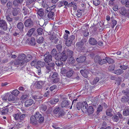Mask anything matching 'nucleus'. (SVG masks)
Here are the masks:
<instances>
[{"mask_svg": "<svg viewBox=\"0 0 129 129\" xmlns=\"http://www.w3.org/2000/svg\"><path fill=\"white\" fill-rule=\"evenodd\" d=\"M36 0H27L26 5L28 7H31L33 6V3L35 2Z\"/></svg>", "mask_w": 129, "mask_h": 129, "instance_id": "18", "label": "nucleus"}, {"mask_svg": "<svg viewBox=\"0 0 129 129\" xmlns=\"http://www.w3.org/2000/svg\"><path fill=\"white\" fill-rule=\"evenodd\" d=\"M58 76V74L56 72H54L51 77L52 78L54 79L57 78Z\"/></svg>", "mask_w": 129, "mask_h": 129, "instance_id": "64", "label": "nucleus"}, {"mask_svg": "<svg viewBox=\"0 0 129 129\" xmlns=\"http://www.w3.org/2000/svg\"><path fill=\"white\" fill-rule=\"evenodd\" d=\"M57 52L56 49H53L51 52L50 55L52 56H55L57 54Z\"/></svg>", "mask_w": 129, "mask_h": 129, "instance_id": "47", "label": "nucleus"}, {"mask_svg": "<svg viewBox=\"0 0 129 129\" xmlns=\"http://www.w3.org/2000/svg\"><path fill=\"white\" fill-rule=\"evenodd\" d=\"M22 12L24 15H26L31 13V10L30 8L27 9L25 7H23L22 8Z\"/></svg>", "mask_w": 129, "mask_h": 129, "instance_id": "10", "label": "nucleus"}, {"mask_svg": "<svg viewBox=\"0 0 129 129\" xmlns=\"http://www.w3.org/2000/svg\"><path fill=\"white\" fill-rule=\"evenodd\" d=\"M30 64L32 66H35L37 65V61L36 59H35L32 61L30 63Z\"/></svg>", "mask_w": 129, "mask_h": 129, "instance_id": "54", "label": "nucleus"}, {"mask_svg": "<svg viewBox=\"0 0 129 129\" xmlns=\"http://www.w3.org/2000/svg\"><path fill=\"white\" fill-rule=\"evenodd\" d=\"M129 100L128 96L126 95L123 96L121 99V101L123 102L128 101Z\"/></svg>", "mask_w": 129, "mask_h": 129, "instance_id": "40", "label": "nucleus"}, {"mask_svg": "<svg viewBox=\"0 0 129 129\" xmlns=\"http://www.w3.org/2000/svg\"><path fill=\"white\" fill-rule=\"evenodd\" d=\"M38 34L39 35H41L43 33V30L42 28H38L37 30Z\"/></svg>", "mask_w": 129, "mask_h": 129, "instance_id": "44", "label": "nucleus"}, {"mask_svg": "<svg viewBox=\"0 0 129 129\" xmlns=\"http://www.w3.org/2000/svg\"><path fill=\"white\" fill-rule=\"evenodd\" d=\"M20 114H21V113H20L19 111L17 110L16 112L13 114V116L16 120H17L19 119V117L20 115Z\"/></svg>", "mask_w": 129, "mask_h": 129, "instance_id": "27", "label": "nucleus"}, {"mask_svg": "<svg viewBox=\"0 0 129 129\" xmlns=\"http://www.w3.org/2000/svg\"><path fill=\"white\" fill-rule=\"evenodd\" d=\"M123 114L124 116H126L129 115V108H127L126 109H124Z\"/></svg>", "mask_w": 129, "mask_h": 129, "instance_id": "34", "label": "nucleus"}, {"mask_svg": "<svg viewBox=\"0 0 129 129\" xmlns=\"http://www.w3.org/2000/svg\"><path fill=\"white\" fill-rule=\"evenodd\" d=\"M94 61L95 63L102 65L104 64V59H102L100 56L99 55H96L94 58Z\"/></svg>", "mask_w": 129, "mask_h": 129, "instance_id": "5", "label": "nucleus"}, {"mask_svg": "<svg viewBox=\"0 0 129 129\" xmlns=\"http://www.w3.org/2000/svg\"><path fill=\"white\" fill-rule=\"evenodd\" d=\"M59 101V100L58 99H54L50 101V103L51 104H54L56 103Z\"/></svg>", "mask_w": 129, "mask_h": 129, "instance_id": "45", "label": "nucleus"}, {"mask_svg": "<svg viewBox=\"0 0 129 129\" xmlns=\"http://www.w3.org/2000/svg\"><path fill=\"white\" fill-rule=\"evenodd\" d=\"M32 58V56L29 54L27 55L26 56V59L27 60V62H28Z\"/></svg>", "mask_w": 129, "mask_h": 129, "instance_id": "59", "label": "nucleus"}, {"mask_svg": "<svg viewBox=\"0 0 129 129\" xmlns=\"http://www.w3.org/2000/svg\"><path fill=\"white\" fill-rule=\"evenodd\" d=\"M72 41L68 39L66 41V44L67 46H70L72 44Z\"/></svg>", "mask_w": 129, "mask_h": 129, "instance_id": "55", "label": "nucleus"}, {"mask_svg": "<svg viewBox=\"0 0 129 129\" xmlns=\"http://www.w3.org/2000/svg\"><path fill=\"white\" fill-rule=\"evenodd\" d=\"M124 72L121 69L116 70L114 71V73L117 75H119L122 74Z\"/></svg>", "mask_w": 129, "mask_h": 129, "instance_id": "33", "label": "nucleus"}, {"mask_svg": "<svg viewBox=\"0 0 129 129\" xmlns=\"http://www.w3.org/2000/svg\"><path fill=\"white\" fill-rule=\"evenodd\" d=\"M69 102L67 100L63 101L61 103V106L62 107H67L69 104Z\"/></svg>", "mask_w": 129, "mask_h": 129, "instance_id": "22", "label": "nucleus"}, {"mask_svg": "<svg viewBox=\"0 0 129 129\" xmlns=\"http://www.w3.org/2000/svg\"><path fill=\"white\" fill-rule=\"evenodd\" d=\"M86 59V57L85 56L83 55L77 58L76 59V60L79 63H82L84 62Z\"/></svg>", "mask_w": 129, "mask_h": 129, "instance_id": "13", "label": "nucleus"}, {"mask_svg": "<svg viewBox=\"0 0 129 129\" xmlns=\"http://www.w3.org/2000/svg\"><path fill=\"white\" fill-rule=\"evenodd\" d=\"M29 44L31 45H35L36 44V41L34 38H31L29 42Z\"/></svg>", "mask_w": 129, "mask_h": 129, "instance_id": "38", "label": "nucleus"}, {"mask_svg": "<svg viewBox=\"0 0 129 129\" xmlns=\"http://www.w3.org/2000/svg\"><path fill=\"white\" fill-rule=\"evenodd\" d=\"M113 17H111L110 18L111 22L110 23L111 26L113 28H114L115 25L117 24V21L116 20L113 19Z\"/></svg>", "mask_w": 129, "mask_h": 129, "instance_id": "21", "label": "nucleus"}, {"mask_svg": "<svg viewBox=\"0 0 129 129\" xmlns=\"http://www.w3.org/2000/svg\"><path fill=\"white\" fill-rule=\"evenodd\" d=\"M19 116V119L20 120H23L26 116V114H22L21 113V114Z\"/></svg>", "mask_w": 129, "mask_h": 129, "instance_id": "53", "label": "nucleus"}, {"mask_svg": "<svg viewBox=\"0 0 129 129\" xmlns=\"http://www.w3.org/2000/svg\"><path fill=\"white\" fill-rule=\"evenodd\" d=\"M6 18L7 20L9 22H12L13 21V19L10 18L9 15H7L6 16Z\"/></svg>", "mask_w": 129, "mask_h": 129, "instance_id": "63", "label": "nucleus"}, {"mask_svg": "<svg viewBox=\"0 0 129 129\" xmlns=\"http://www.w3.org/2000/svg\"><path fill=\"white\" fill-rule=\"evenodd\" d=\"M39 109L40 112L43 113L46 110L47 106L45 105H41L40 106Z\"/></svg>", "mask_w": 129, "mask_h": 129, "instance_id": "23", "label": "nucleus"}, {"mask_svg": "<svg viewBox=\"0 0 129 129\" xmlns=\"http://www.w3.org/2000/svg\"><path fill=\"white\" fill-rule=\"evenodd\" d=\"M34 101L31 99L26 100L24 103L25 106L26 107H29L31 106L33 103Z\"/></svg>", "mask_w": 129, "mask_h": 129, "instance_id": "14", "label": "nucleus"}, {"mask_svg": "<svg viewBox=\"0 0 129 129\" xmlns=\"http://www.w3.org/2000/svg\"><path fill=\"white\" fill-rule=\"evenodd\" d=\"M14 107V106L12 104H9L6 107L7 108L9 112L10 113L12 112L13 111V109Z\"/></svg>", "mask_w": 129, "mask_h": 129, "instance_id": "25", "label": "nucleus"}, {"mask_svg": "<svg viewBox=\"0 0 129 129\" xmlns=\"http://www.w3.org/2000/svg\"><path fill=\"white\" fill-rule=\"evenodd\" d=\"M63 62L61 61H59L56 62V64L58 66H62Z\"/></svg>", "mask_w": 129, "mask_h": 129, "instance_id": "61", "label": "nucleus"}, {"mask_svg": "<svg viewBox=\"0 0 129 129\" xmlns=\"http://www.w3.org/2000/svg\"><path fill=\"white\" fill-rule=\"evenodd\" d=\"M119 12L122 15H124L126 13V10L124 7H121L119 9Z\"/></svg>", "mask_w": 129, "mask_h": 129, "instance_id": "24", "label": "nucleus"}, {"mask_svg": "<svg viewBox=\"0 0 129 129\" xmlns=\"http://www.w3.org/2000/svg\"><path fill=\"white\" fill-rule=\"evenodd\" d=\"M80 72L81 73L82 75L84 77L87 78L88 77V74L89 72L87 70H81L80 71Z\"/></svg>", "mask_w": 129, "mask_h": 129, "instance_id": "20", "label": "nucleus"}, {"mask_svg": "<svg viewBox=\"0 0 129 129\" xmlns=\"http://www.w3.org/2000/svg\"><path fill=\"white\" fill-rule=\"evenodd\" d=\"M34 116L37 119H39L38 121L39 123H41L43 122L44 117L42 116V115L39 112H36Z\"/></svg>", "mask_w": 129, "mask_h": 129, "instance_id": "6", "label": "nucleus"}, {"mask_svg": "<svg viewBox=\"0 0 129 129\" xmlns=\"http://www.w3.org/2000/svg\"><path fill=\"white\" fill-rule=\"evenodd\" d=\"M81 108L82 111L84 113H86L87 111V108L88 105L86 102H84L82 104Z\"/></svg>", "mask_w": 129, "mask_h": 129, "instance_id": "8", "label": "nucleus"}, {"mask_svg": "<svg viewBox=\"0 0 129 129\" xmlns=\"http://www.w3.org/2000/svg\"><path fill=\"white\" fill-rule=\"evenodd\" d=\"M61 55H62L61 53L60 52L58 53L55 56V59L56 60H60Z\"/></svg>", "mask_w": 129, "mask_h": 129, "instance_id": "41", "label": "nucleus"}, {"mask_svg": "<svg viewBox=\"0 0 129 129\" xmlns=\"http://www.w3.org/2000/svg\"><path fill=\"white\" fill-rule=\"evenodd\" d=\"M38 120L34 116H32L30 117V123L36 125L38 123Z\"/></svg>", "mask_w": 129, "mask_h": 129, "instance_id": "17", "label": "nucleus"}, {"mask_svg": "<svg viewBox=\"0 0 129 129\" xmlns=\"http://www.w3.org/2000/svg\"><path fill=\"white\" fill-rule=\"evenodd\" d=\"M20 92L17 89L14 90L12 92V93L13 95L16 96H17L19 94V93Z\"/></svg>", "mask_w": 129, "mask_h": 129, "instance_id": "43", "label": "nucleus"}, {"mask_svg": "<svg viewBox=\"0 0 129 129\" xmlns=\"http://www.w3.org/2000/svg\"><path fill=\"white\" fill-rule=\"evenodd\" d=\"M20 10L19 9H15L13 11L12 14L13 16H16L19 13Z\"/></svg>", "mask_w": 129, "mask_h": 129, "instance_id": "28", "label": "nucleus"}, {"mask_svg": "<svg viewBox=\"0 0 129 129\" xmlns=\"http://www.w3.org/2000/svg\"><path fill=\"white\" fill-rule=\"evenodd\" d=\"M1 113L2 114H6L9 112L8 110L6 107L5 108L1 110Z\"/></svg>", "mask_w": 129, "mask_h": 129, "instance_id": "52", "label": "nucleus"}, {"mask_svg": "<svg viewBox=\"0 0 129 129\" xmlns=\"http://www.w3.org/2000/svg\"><path fill=\"white\" fill-rule=\"evenodd\" d=\"M99 79L98 77H96L95 78L94 80L93 81V84H94L96 83L99 81Z\"/></svg>", "mask_w": 129, "mask_h": 129, "instance_id": "62", "label": "nucleus"}, {"mask_svg": "<svg viewBox=\"0 0 129 129\" xmlns=\"http://www.w3.org/2000/svg\"><path fill=\"white\" fill-rule=\"evenodd\" d=\"M35 30V29L34 28H33L30 29L28 33L27 34V35L29 37H30L32 35V34Z\"/></svg>", "mask_w": 129, "mask_h": 129, "instance_id": "37", "label": "nucleus"}, {"mask_svg": "<svg viewBox=\"0 0 129 129\" xmlns=\"http://www.w3.org/2000/svg\"><path fill=\"white\" fill-rule=\"evenodd\" d=\"M68 2L65 1L59 2L58 3V6L59 7L63 6L64 5H68Z\"/></svg>", "mask_w": 129, "mask_h": 129, "instance_id": "30", "label": "nucleus"}, {"mask_svg": "<svg viewBox=\"0 0 129 129\" xmlns=\"http://www.w3.org/2000/svg\"><path fill=\"white\" fill-rule=\"evenodd\" d=\"M56 47L58 51L59 52L61 51L62 47L61 45H60V44H59V45H56Z\"/></svg>", "mask_w": 129, "mask_h": 129, "instance_id": "56", "label": "nucleus"}, {"mask_svg": "<svg viewBox=\"0 0 129 129\" xmlns=\"http://www.w3.org/2000/svg\"><path fill=\"white\" fill-rule=\"evenodd\" d=\"M93 4L95 6H98L99 5L100 2L99 0H93Z\"/></svg>", "mask_w": 129, "mask_h": 129, "instance_id": "50", "label": "nucleus"}, {"mask_svg": "<svg viewBox=\"0 0 129 129\" xmlns=\"http://www.w3.org/2000/svg\"><path fill=\"white\" fill-rule=\"evenodd\" d=\"M87 40L85 39H82L81 42L77 43L76 45L79 46H82L86 42Z\"/></svg>", "mask_w": 129, "mask_h": 129, "instance_id": "29", "label": "nucleus"}, {"mask_svg": "<svg viewBox=\"0 0 129 129\" xmlns=\"http://www.w3.org/2000/svg\"><path fill=\"white\" fill-rule=\"evenodd\" d=\"M26 55L23 53L19 54L16 59L14 61V64L16 65H23L24 64L27 62V60L26 59Z\"/></svg>", "mask_w": 129, "mask_h": 129, "instance_id": "1", "label": "nucleus"}, {"mask_svg": "<svg viewBox=\"0 0 129 129\" xmlns=\"http://www.w3.org/2000/svg\"><path fill=\"white\" fill-rule=\"evenodd\" d=\"M89 114H91L94 112V109L92 106H89L87 109V111Z\"/></svg>", "mask_w": 129, "mask_h": 129, "instance_id": "32", "label": "nucleus"}, {"mask_svg": "<svg viewBox=\"0 0 129 129\" xmlns=\"http://www.w3.org/2000/svg\"><path fill=\"white\" fill-rule=\"evenodd\" d=\"M55 65V64L54 62L48 63L47 65L46 66V69L47 70L51 71L52 69H54V67Z\"/></svg>", "mask_w": 129, "mask_h": 129, "instance_id": "12", "label": "nucleus"}, {"mask_svg": "<svg viewBox=\"0 0 129 129\" xmlns=\"http://www.w3.org/2000/svg\"><path fill=\"white\" fill-rule=\"evenodd\" d=\"M29 96V95L27 94H25L22 95L20 98V99L24 100L26 98Z\"/></svg>", "mask_w": 129, "mask_h": 129, "instance_id": "58", "label": "nucleus"}, {"mask_svg": "<svg viewBox=\"0 0 129 129\" xmlns=\"http://www.w3.org/2000/svg\"><path fill=\"white\" fill-rule=\"evenodd\" d=\"M62 55L60 60L63 61H65L67 58L68 56L66 55V51L65 50H63L61 53Z\"/></svg>", "mask_w": 129, "mask_h": 129, "instance_id": "9", "label": "nucleus"}, {"mask_svg": "<svg viewBox=\"0 0 129 129\" xmlns=\"http://www.w3.org/2000/svg\"><path fill=\"white\" fill-rule=\"evenodd\" d=\"M106 114L107 115L111 117L113 115L112 113V109H107L106 111Z\"/></svg>", "mask_w": 129, "mask_h": 129, "instance_id": "39", "label": "nucleus"}, {"mask_svg": "<svg viewBox=\"0 0 129 129\" xmlns=\"http://www.w3.org/2000/svg\"><path fill=\"white\" fill-rule=\"evenodd\" d=\"M120 67L122 70H125L127 69L128 68V66L127 65H122L120 66Z\"/></svg>", "mask_w": 129, "mask_h": 129, "instance_id": "60", "label": "nucleus"}, {"mask_svg": "<svg viewBox=\"0 0 129 129\" xmlns=\"http://www.w3.org/2000/svg\"><path fill=\"white\" fill-rule=\"evenodd\" d=\"M67 56L68 57H72L73 55V52L72 51L67 49L66 51Z\"/></svg>", "mask_w": 129, "mask_h": 129, "instance_id": "31", "label": "nucleus"}, {"mask_svg": "<svg viewBox=\"0 0 129 129\" xmlns=\"http://www.w3.org/2000/svg\"><path fill=\"white\" fill-rule=\"evenodd\" d=\"M9 96V93H6L5 95H3L2 96V99L3 100L6 101L8 99V96Z\"/></svg>", "mask_w": 129, "mask_h": 129, "instance_id": "49", "label": "nucleus"}, {"mask_svg": "<svg viewBox=\"0 0 129 129\" xmlns=\"http://www.w3.org/2000/svg\"><path fill=\"white\" fill-rule=\"evenodd\" d=\"M73 71L71 70H70L67 73V75L68 77H71L72 75Z\"/></svg>", "mask_w": 129, "mask_h": 129, "instance_id": "48", "label": "nucleus"}, {"mask_svg": "<svg viewBox=\"0 0 129 129\" xmlns=\"http://www.w3.org/2000/svg\"><path fill=\"white\" fill-rule=\"evenodd\" d=\"M44 59L46 62L48 63L52 60V56L49 52H47L44 55Z\"/></svg>", "mask_w": 129, "mask_h": 129, "instance_id": "7", "label": "nucleus"}, {"mask_svg": "<svg viewBox=\"0 0 129 129\" xmlns=\"http://www.w3.org/2000/svg\"><path fill=\"white\" fill-rule=\"evenodd\" d=\"M0 27L5 31L7 30L8 29V25L6 21L3 19H0Z\"/></svg>", "mask_w": 129, "mask_h": 129, "instance_id": "3", "label": "nucleus"}, {"mask_svg": "<svg viewBox=\"0 0 129 129\" xmlns=\"http://www.w3.org/2000/svg\"><path fill=\"white\" fill-rule=\"evenodd\" d=\"M53 112V114L56 115L59 117H62L65 115L63 111L57 106L54 108Z\"/></svg>", "mask_w": 129, "mask_h": 129, "instance_id": "2", "label": "nucleus"}, {"mask_svg": "<svg viewBox=\"0 0 129 129\" xmlns=\"http://www.w3.org/2000/svg\"><path fill=\"white\" fill-rule=\"evenodd\" d=\"M89 42L90 44L92 45H95L97 43V41L93 38H91L89 39Z\"/></svg>", "mask_w": 129, "mask_h": 129, "instance_id": "19", "label": "nucleus"}, {"mask_svg": "<svg viewBox=\"0 0 129 129\" xmlns=\"http://www.w3.org/2000/svg\"><path fill=\"white\" fill-rule=\"evenodd\" d=\"M54 15V13L52 11H50L48 14L47 17L49 19H52Z\"/></svg>", "mask_w": 129, "mask_h": 129, "instance_id": "36", "label": "nucleus"}, {"mask_svg": "<svg viewBox=\"0 0 129 129\" xmlns=\"http://www.w3.org/2000/svg\"><path fill=\"white\" fill-rule=\"evenodd\" d=\"M112 119L114 121L117 122L119 120V118L118 116L114 115L112 117Z\"/></svg>", "mask_w": 129, "mask_h": 129, "instance_id": "51", "label": "nucleus"}, {"mask_svg": "<svg viewBox=\"0 0 129 129\" xmlns=\"http://www.w3.org/2000/svg\"><path fill=\"white\" fill-rule=\"evenodd\" d=\"M104 64L108 62L109 64H112L114 62V60L110 58L106 57L105 59H104Z\"/></svg>", "mask_w": 129, "mask_h": 129, "instance_id": "16", "label": "nucleus"}, {"mask_svg": "<svg viewBox=\"0 0 129 129\" xmlns=\"http://www.w3.org/2000/svg\"><path fill=\"white\" fill-rule=\"evenodd\" d=\"M24 25L23 23L21 22L18 23L17 24V28L20 30H22L24 27Z\"/></svg>", "mask_w": 129, "mask_h": 129, "instance_id": "35", "label": "nucleus"}, {"mask_svg": "<svg viewBox=\"0 0 129 129\" xmlns=\"http://www.w3.org/2000/svg\"><path fill=\"white\" fill-rule=\"evenodd\" d=\"M15 99V96L12 94H9L8 100L9 101H13Z\"/></svg>", "mask_w": 129, "mask_h": 129, "instance_id": "42", "label": "nucleus"}, {"mask_svg": "<svg viewBox=\"0 0 129 129\" xmlns=\"http://www.w3.org/2000/svg\"><path fill=\"white\" fill-rule=\"evenodd\" d=\"M45 63L44 62L41 61H37V66H38V67H36V68L37 69V71L38 72V73L39 75H40L42 74L41 71V68L39 66H40L41 67H43L45 66Z\"/></svg>", "mask_w": 129, "mask_h": 129, "instance_id": "4", "label": "nucleus"}, {"mask_svg": "<svg viewBox=\"0 0 129 129\" xmlns=\"http://www.w3.org/2000/svg\"><path fill=\"white\" fill-rule=\"evenodd\" d=\"M45 82L42 81H37L36 82V87L39 88H41L45 83Z\"/></svg>", "mask_w": 129, "mask_h": 129, "instance_id": "11", "label": "nucleus"}, {"mask_svg": "<svg viewBox=\"0 0 129 129\" xmlns=\"http://www.w3.org/2000/svg\"><path fill=\"white\" fill-rule=\"evenodd\" d=\"M43 38L42 37H40L39 38L37 39V42L38 43L40 44L43 42Z\"/></svg>", "mask_w": 129, "mask_h": 129, "instance_id": "46", "label": "nucleus"}, {"mask_svg": "<svg viewBox=\"0 0 129 129\" xmlns=\"http://www.w3.org/2000/svg\"><path fill=\"white\" fill-rule=\"evenodd\" d=\"M24 25L26 27L31 26L33 25V22L31 20L29 19L25 21Z\"/></svg>", "mask_w": 129, "mask_h": 129, "instance_id": "15", "label": "nucleus"}, {"mask_svg": "<svg viewBox=\"0 0 129 129\" xmlns=\"http://www.w3.org/2000/svg\"><path fill=\"white\" fill-rule=\"evenodd\" d=\"M103 108L102 106L101 105H99L98 107V108L97 109V113L98 114L102 110Z\"/></svg>", "mask_w": 129, "mask_h": 129, "instance_id": "57", "label": "nucleus"}, {"mask_svg": "<svg viewBox=\"0 0 129 129\" xmlns=\"http://www.w3.org/2000/svg\"><path fill=\"white\" fill-rule=\"evenodd\" d=\"M37 13L39 16L41 17H42L44 14V10L42 9H39L37 10Z\"/></svg>", "mask_w": 129, "mask_h": 129, "instance_id": "26", "label": "nucleus"}]
</instances>
